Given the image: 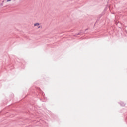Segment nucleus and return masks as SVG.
I'll return each mask as SVG.
<instances>
[{
	"label": "nucleus",
	"instance_id": "1",
	"mask_svg": "<svg viewBox=\"0 0 127 127\" xmlns=\"http://www.w3.org/2000/svg\"><path fill=\"white\" fill-rule=\"evenodd\" d=\"M34 26L36 27H38V29H39L41 27V26L40 25V23H35L34 24Z\"/></svg>",
	"mask_w": 127,
	"mask_h": 127
},
{
	"label": "nucleus",
	"instance_id": "2",
	"mask_svg": "<svg viewBox=\"0 0 127 127\" xmlns=\"http://www.w3.org/2000/svg\"><path fill=\"white\" fill-rule=\"evenodd\" d=\"M11 1V0H6V2H10Z\"/></svg>",
	"mask_w": 127,
	"mask_h": 127
},
{
	"label": "nucleus",
	"instance_id": "3",
	"mask_svg": "<svg viewBox=\"0 0 127 127\" xmlns=\"http://www.w3.org/2000/svg\"><path fill=\"white\" fill-rule=\"evenodd\" d=\"M0 6H3V3L0 4Z\"/></svg>",
	"mask_w": 127,
	"mask_h": 127
}]
</instances>
